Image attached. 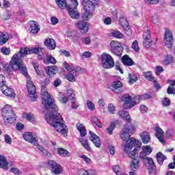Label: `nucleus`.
<instances>
[{"instance_id": "obj_1", "label": "nucleus", "mask_w": 175, "mask_h": 175, "mask_svg": "<svg viewBox=\"0 0 175 175\" xmlns=\"http://www.w3.org/2000/svg\"><path fill=\"white\" fill-rule=\"evenodd\" d=\"M50 84V78H46L41 83V96L42 98V105L45 110L49 111V113L45 114L44 118L46 121L53 126L54 129L61 133L64 136L68 135V126L64 123V120L61 117L58 111V107L54 103V99L47 92L46 87Z\"/></svg>"}, {"instance_id": "obj_2", "label": "nucleus", "mask_w": 175, "mask_h": 175, "mask_svg": "<svg viewBox=\"0 0 175 175\" xmlns=\"http://www.w3.org/2000/svg\"><path fill=\"white\" fill-rule=\"evenodd\" d=\"M42 50L39 48H33L29 49L28 48H21L18 53H15L12 59L10 61V64H5L4 68L7 72H12V70H20L22 75H24L27 79V88L30 100L35 102L38 98L36 94V87L33 85V82L31 80V77L28 76V71L27 67L23 63V58L28 55V54H40Z\"/></svg>"}, {"instance_id": "obj_3", "label": "nucleus", "mask_w": 175, "mask_h": 175, "mask_svg": "<svg viewBox=\"0 0 175 175\" xmlns=\"http://www.w3.org/2000/svg\"><path fill=\"white\" fill-rule=\"evenodd\" d=\"M3 117L5 124H13L16 120V114L13 111V108L9 105H6L2 109Z\"/></svg>"}, {"instance_id": "obj_4", "label": "nucleus", "mask_w": 175, "mask_h": 175, "mask_svg": "<svg viewBox=\"0 0 175 175\" xmlns=\"http://www.w3.org/2000/svg\"><path fill=\"white\" fill-rule=\"evenodd\" d=\"M100 59L104 69L114 68V59L109 54L103 53L100 56Z\"/></svg>"}, {"instance_id": "obj_5", "label": "nucleus", "mask_w": 175, "mask_h": 175, "mask_svg": "<svg viewBox=\"0 0 175 175\" xmlns=\"http://www.w3.org/2000/svg\"><path fill=\"white\" fill-rule=\"evenodd\" d=\"M134 132L135 128H133V126L131 125L128 126V124H126L120 133V139L124 142H128L131 137V133H133Z\"/></svg>"}, {"instance_id": "obj_6", "label": "nucleus", "mask_w": 175, "mask_h": 175, "mask_svg": "<svg viewBox=\"0 0 175 175\" xmlns=\"http://www.w3.org/2000/svg\"><path fill=\"white\" fill-rule=\"evenodd\" d=\"M133 146L135 147V148H140V147H142V142L134 138H131L129 142H127L124 146V152L131 151V150L133 148Z\"/></svg>"}, {"instance_id": "obj_7", "label": "nucleus", "mask_w": 175, "mask_h": 175, "mask_svg": "<svg viewBox=\"0 0 175 175\" xmlns=\"http://www.w3.org/2000/svg\"><path fill=\"white\" fill-rule=\"evenodd\" d=\"M163 43L167 49H172L173 47V34L168 29H166L165 31Z\"/></svg>"}, {"instance_id": "obj_8", "label": "nucleus", "mask_w": 175, "mask_h": 175, "mask_svg": "<svg viewBox=\"0 0 175 175\" xmlns=\"http://www.w3.org/2000/svg\"><path fill=\"white\" fill-rule=\"evenodd\" d=\"M122 100L124 102L123 108L128 109H132L135 107V103H133V98L129 94H124L122 96Z\"/></svg>"}, {"instance_id": "obj_9", "label": "nucleus", "mask_w": 175, "mask_h": 175, "mask_svg": "<svg viewBox=\"0 0 175 175\" xmlns=\"http://www.w3.org/2000/svg\"><path fill=\"white\" fill-rule=\"evenodd\" d=\"M48 164L51 167V172L54 174H61L64 172L62 166L53 160H49Z\"/></svg>"}, {"instance_id": "obj_10", "label": "nucleus", "mask_w": 175, "mask_h": 175, "mask_svg": "<svg viewBox=\"0 0 175 175\" xmlns=\"http://www.w3.org/2000/svg\"><path fill=\"white\" fill-rule=\"evenodd\" d=\"M23 139L28 143L32 144L33 146H38V137L33 133L27 132L23 134Z\"/></svg>"}, {"instance_id": "obj_11", "label": "nucleus", "mask_w": 175, "mask_h": 175, "mask_svg": "<svg viewBox=\"0 0 175 175\" xmlns=\"http://www.w3.org/2000/svg\"><path fill=\"white\" fill-rule=\"evenodd\" d=\"M77 28H79V31L82 33H87L88 29H90V24L84 21H79L75 23Z\"/></svg>"}, {"instance_id": "obj_12", "label": "nucleus", "mask_w": 175, "mask_h": 175, "mask_svg": "<svg viewBox=\"0 0 175 175\" xmlns=\"http://www.w3.org/2000/svg\"><path fill=\"white\" fill-rule=\"evenodd\" d=\"M120 24L126 31V35L129 36L132 35V31L129 28V23H128V21L124 16H120Z\"/></svg>"}, {"instance_id": "obj_13", "label": "nucleus", "mask_w": 175, "mask_h": 175, "mask_svg": "<svg viewBox=\"0 0 175 175\" xmlns=\"http://www.w3.org/2000/svg\"><path fill=\"white\" fill-rule=\"evenodd\" d=\"M0 90L2 93L5 95V96H9L10 98H16V94L14 93V90L8 87L6 85L0 88Z\"/></svg>"}, {"instance_id": "obj_14", "label": "nucleus", "mask_w": 175, "mask_h": 175, "mask_svg": "<svg viewBox=\"0 0 175 175\" xmlns=\"http://www.w3.org/2000/svg\"><path fill=\"white\" fill-rule=\"evenodd\" d=\"M75 7L74 8H68V13L71 18H75L76 20L79 19L80 17V15L79 14V12H77V5L79 3H77V0H75Z\"/></svg>"}, {"instance_id": "obj_15", "label": "nucleus", "mask_w": 175, "mask_h": 175, "mask_svg": "<svg viewBox=\"0 0 175 175\" xmlns=\"http://www.w3.org/2000/svg\"><path fill=\"white\" fill-rule=\"evenodd\" d=\"M144 43L143 45L146 49H148L151 46V43H152V40H151V34L150 33V30L147 29L144 34Z\"/></svg>"}, {"instance_id": "obj_16", "label": "nucleus", "mask_w": 175, "mask_h": 175, "mask_svg": "<svg viewBox=\"0 0 175 175\" xmlns=\"http://www.w3.org/2000/svg\"><path fill=\"white\" fill-rule=\"evenodd\" d=\"M90 140L92 142L95 147H97V148H100V146H102V141L100 140V138H99V137H98L94 133H91V131H90Z\"/></svg>"}, {"instance_id": "obj_17", "label": "nucleus", "mask_w": 175, "mask_h": 175, "mask_svg": "<svg viewBox=\"0 0 175 175\" xmlns=\"http://www.w3.org/2000/svg\"><path fill=\"white\" fill-rule=\"evenodd\" d=\"M31 33H38L40 31V25L35 21H31L29 23Z\"/></svg>"}, {"instance_id": "obj_18", "label": "nucleus", "mask_w": 175, "mask_h": 175, "mask_svg": "<svg viewBox=\"0 0 175 175\" xmlns=\"http://www.w3.org/2000/svg\"><path fill=\"white\" fill-rule=\"evenodd\" d=\"M154 131L156 132V137H157V139L160 142L162 143V144H165V139H163V130H162V129H161L159 126H156Z\"/></svg>"}, {"instance_id": "obj_19", "label": "nucleus", "mask_w": 175, "mask_h": 175, "mask_svg": "<svg viewBox=\"0 0 175 175\" xmlns=\"http://www.w3.org/2000/svg\"><path fill=\"white\" fill-rule=\"evenodd\" d=\"M82 4L85 8V10H88L90 12L95 10V5L94 4V2L90 0H83Z\"/></svg>"}, {"instance_id": "obj_20", "label": "nucleus", "mask_w": 175, "mask_h": 175, "mask_svg": "<svg viewBox=\"0 0 175 175\" xmlns=\"http://www.w3.org/2000/svg\"><path fill=\"white\" fill-rule=\"evenodd\" d=\"M139 163H140V160L138 158L133 159L130 163L131 170L137 172L139 170Z\"/></svg>"}, {"instance_id": "obj_21", "label": "nucleus", "mask_w": 175, "mask_h": 175, "mask_svg": "<svg viewBox=\"0 0 175 175\" xmlns=\"http://www.w3.org/2000/svg\"><path fill=\"white\" fill-rule=\"evenodd\" d=\"M122 62L126 66H133V65H135V62H133L132 59L128 56V55H125L122 57Z\"/></svg>"}, {"instance_id": "obj_22", "label": "nucleus", "mask_w": 175, "mask_h": 175, "mask_svg": "<svg viewBox=\"0 0 175 175\" xmlns=\"http://www.w3.org/2000/svg\"><path fill=\"white\" fill-rule=\"evenodd\" d=\"M45 46L49 49V50H54L57 47V44H55V40L51 38H46L44 42Z\"/></svg>"}, {"instance_id": "obj_23", "label": "nucleus", "mask_w": 175, "mask_h": 175, "mask_svg": "<svg viewBox=\"0 0 175 175\" xmlns=\"http://www.w3.org/2000/svg\"><path fill=\"white\" fill-rule=\"evenodd\" d=\"M118 115L122 120H125L127 122H131L132 120L131 119V116H129V113L126 111L120 110L118 112Z\"/></svg>"}, {"instance_id": "obj_24", "label": "nucleus", "mask_w": 175, "mask_h": 175, "mask_svg": "<svg viewBox=\"0 0 175 175\" xmlns=\"http://www.w3.org/2000/svg\"><path fill=\"white\" fill-rule=\"evenodd\" d=\"M113 90L116 92V94H118L121 92V87H122V83L120 81H114L111 85Z\"/></svg>"}, {"instance_id": "obj_25", "label": "nucleus", "mask_w": 175, "mask_h": 175, "mask_svg": "<svg viewBox=\"0 0 175 175\" xmlns=\"http://www.w3.org/2000/svg\"><path fill=\"white\" fill-rule=\"evenodd\" d=\"M57 70H58V68H57L55 66L46 68V72L51 77L57 73Z\"/></svg>"}, {"instance_id": "obj_26", "label": "nucleus", "mask_w": 175, "mask_h": 175, "mask_svg": "<svg viewBox=\"0 0 175 175\" xmlns=\"http://www.w3.org/2000/svg\"><path fill=\"white\" fill-rule=\"evenodd\" d=\"M142 140L144 144H147V143H150L151 140V137L150 136V133L146 131H144L142 134Z\"/></svg>"}, {"instance_id": "obj_27", "label": "nucleus", "mask_w": 175, "mask_h": 175, "mask_svg": "<svg viewBox=\"0 0 175 175\" xmlns=\"http://www.w3.org/2000/svg\"><path fill=\"white\" fill-rule=\"evenodd\" d=\"M79 142L81 143V146L87 150V151H91V147L90 146V144H88V139L85 138H79Z\"/></svg>"}, {"instance_id": "obj_28", "label": "nucleus", "mask_w": 175, "mask_h": 175, "mask_svg": "<svg viewBox=\"0 0 175 175\" xmlns=\"http://www.w3.org/2000/svg\"><path fill=\"white\" fill-rule=\"evenodd\" d=\"M77 129H78L79 132L81 137H84L87 135V130H85V127L80 123L77 124Z\"/></svg>"}, {"instance_id": "obj_29", "label": "nucleus", "mask_w": 175, "mask_h": 175, "mask_svg": "<svg viewBox=\"0 0 175 175\" xmlns=\"http://www.w3.org/2000/svg\"><path fill=\"white\" fill-rule=\"evenodd\" d=\"M8 165L9 163H8L6 157L3 155H0V167H2V169H8Z\"/></svg>"}, {"instance_id": "obj_30", "label": "nucleus", "mask_w": 175, "mask_h": 175, "mask_svg": "<svg viewBox=\"0 0 175 175\" xmlns=\"http://www.w3.org/2000/svg\"><path fill=\"white\" fill-rule=\"evenodd\" d=\"M8 40H9V34H8V33H0V46H2L7 43Z\"/></svg>"}, {"instance_id": "obj_31", "label": "nucleus", "mask_w": 175, "mask_h": 175, "mask_svg": "<svg viewBox=\"0 0 175 175\" xmlns=\"http://www.w3.org/2000/svg\"><path fill=\"white\" fill-rule=\"evenodd\" d=\"M156 157H157L158 163H159V165H163V161L166 159V156L163 155L162 152H159L158 153H157Z\"/></svg>"}, {"instance_id": "obj_32", "label": "nucleus", "mask_w": 175, "mask_h": 175, "mask_svg": "<svg viewBox=\"0 0 175 175\" xmlns=\"http://www.w3.org/2000/svg\"><path fill=\"white\" fill-rule=\"evenodd\" d=\"M57 152L59 155H61V157H70V153L68 150H66V149H64L62 148H58Z\"/></svg>"}, {"instance_id": "obj_33", "label": "nucleus", "mask_w": 175, "mask_h": 175, "mask_svg": "<svg viewBox=\"0 0 175 175\" xmlns=\"http://www.w3.org/2000/svg\"><path fill=\"white\" fill-rule=\"evenodd\" d=\"M144 76L146 80H148L149 81H152V83H155V81H157V79L154 76H152V73L150 71L144 72Z\"/></svg>"}, {"instance_id": "obj_34", "label": "nucleus", "mask_w": 175, "mask_h": 175, "mask_svg": "<svg viewBox=\"0 0 175 175\" xmlns=\"http://www.w3.org/2000/svg\"><path fill=\"white\" fill-rule=\"evenodd\" d=\"M136 81H137V76L134 73L129 74V83L130 85H132V84H134Z\"/></svg>"}, {"instance_id": "obj_35", "label": "nucleus", "mask_w": 175, "mask_h": 175, "mask_svg": "<svg viewBox=\"0 0 175 175\" xmlns=\"http://www.w3.org/2000/svg\"><path fill=\"white\" fill-rule=\"evenodd\" d=\"M77 75V70H75V71L72 72H70L69 75H66V79L67 80H68V81L75 82L76 81V79L75 77H76Z\"/></svg>"}, {"instance_id": "obj_36", "label": "nucleus", "mask_w": 175, "mask_h": 175, "mask_svg": "<svg viewBox=\"0 0 175 175\" xmlns=\"http://www.w3.org/2000/svg\"><path fill=\"white\" fill-rule=\"evenodd\" d=\"M55 2L58 8L62 9V10L66 8V0H55Z\"/></svg>"}, {"instance_id": "obj_37", "label": "nucleus", "mask_w": 175, "mask_h": 175, "mask_svg": "<svg viewBox=\"0 0 175 175\" xmlns=\"http://www.w3.org/2000/svg\"><path fill=\"white\" fill-rule=\"evenodd\" d=\"M110 46H111V50H112L113 51H116V49H118L121 46V43H120L118 41H111L110 42Z\"/></svg>"}, {"instance_id": "obj_38", "label": "nucleus", "mask_w": 175, "mask_h": 175, "mask_svg": "<svg viewBox=\"0 0 175 175\" xmlns=\"http://www.w3.org/2000/svg\"><path fill=\"white\" fill-rule=\"evenodd\" d=\"M90 17H92V11L85 10V12L82 14V18L85 21H88Z\"/></svg>"}, {"instance_id": "obj_39", "label": "nucleus", "mask_w": 175, "mask_h": 175, "mask_svg": "<svg viewBox=\"0 0 175 175\" xmlns=\"http://www.w3.org/2000/svg\"><path fill=\"white\" fill-rule=\"evenodd\" d=\"M111 35L114 38H117L118 39H122L124 38V34L120 32V31L118 30H113L111 31Z\"/></svg>"}, {"instance_id": "obj_40", "label": "nucleus", "mask_w": 175, "mask_h": 175, "mask_svg": "<svg viewBox=\"0 0 175 175\" xmlns=\"http://www.w3.org/2000/svg\"><path fill=\"white\" fill-rule=\"evenodd\" d=\"M37 148L40 151H41V152H42V154H44V155H45V157H51V153L47 151V150L44 149L43 146L38 145Z\"/></svg>"}, {"instance_id": "obj_41", "label": "nucleus", "mask_w": 175, "mask_h": 175, "mask_svg": "<svg viewBox=\"0 0 175 175\" xmlns=\"http://www.w3.org/2000/svg\"><path fill=\"white\" fill-rule=\"evenodd\" d=\"M173 62V57L172 55H167L164 60H163V64L164 65H170Z\"/></svg>"}, {"instance_id": "obj_42", "label": "nucleus", "mask_w": 175, "mask_h": 175, "mask_svg": "<svg viewBox=\"0 0 175 175\" xmlns=\"http://www.w3.org/2000/svg\"><path fill=\"white\" fill-rule=\"evenodd\" d=\"M111 52H112L113 54L117 55L118 57H121L122 54V46L115 49V51H113V49H111Z\"/></svg>"}, {"instance_id": "obj_43", "label": "nucleus", "mask_w": 175, "mask_h": 175, "mask_svg": "<svg viewBox=\"0 0 175 175\" xmlns=\"http://www.w3.org/2000/svg\"><path fill=\"white\" fill-rule=\"evenodd\" d=\"M45 64H52V65H55V64H57V60H55V58L53 56L48 55L46 57V62H45Z\"/></svg>"}, {"instance_id": "obj_44", "label": "nucleus", "mask_w": 175, "mask_h": 175, "mask_svg": "<svg viewBox=\"0 0 175 175\" xmlns=\"http://www.w3.org/2000/svg\"><path fill=\"white\" fill-rule=\"evenodd\" d=\"M126 154H128L129 158L133 159L134 158H136V155H137L138 152L137 149H134L132 151L129 150L128 152H126Z\"/></svg>"}, {"instance_id": "obj_45", "label": "nucleus", "mask_w": 175, "mask_h": 175, "mask_svg": "<svg viewBox=\"0 0 175 175\" xmlns=\"http://www.w3.org/2000/svg\"><path fill=\"white\" fill-rule=\"evenodd\" d=\"M93 173H94V170H81L79 172V175H92Z\"/></svg>"}, {"instance_id": "obj_46", "label": "nucleus", "mask_w": 175, "mask_h": 175, "mask_svg": "<svg viewBox=\"0 0 175 175\" xmlns=\"http://www.w3.org/2000/svg\"><path fill=\"white\" fill-rule=\"evenodd\" d=\"M146 161H148V163L149 166H150L151 169L152 170H155L156 169L155 163L154 162V160L152 159V158L149 157L148 159H147Z\"/></svg>"}, {"instance_id": "obj_47", "label": "nucleus", "mask_w": 175, "mask_h": 175, "mask_svg": "<svg viewBox=\"0 0 175 175\" xmlns=\"http://www.w3.org/2000/svg\"><path fill=\"white\" fill-rule=\"evenodd\" d=\"M65 69H66L70 73L76 71V69L73 66L69 65V64L64 62V64Z\"/></svg>"}, {"instance_id": "obj_48", "label": "nucleus", "mask_w": 175, "mask_h": 175, "mask_svg": "<svg viewBox=\"0 0 175 175\" xmlns=\"http://www.w3.org/2000/svg\"><path fill=\"white\" fill-rule=\"evenodd\" d=\"M142 150L147 153L148 155H150L152 152V148H151L150 146H142Z\"/></svg>"}, {"instance_id": "obj_49", "label": "nucleus", "mask_w": 175, "mask_h": 175, "mask_svg": "<svg viewBox=\"0 0 175 175\" xmlns=\"http://www.w3.org/2000/svg\"><path fill=\"white\" fill-rule=\"evenodd\" d=\"M116 128V124L111 123L110 126L107 129V132L109 135H113V131Z\"/></svg>"}, {"instance_id": "obj_50", "label": "nucleus", "mask_w": 175, "mask_h": 175, "mask_svg": "<svg viewBox=\"0 0 175 175\" xmlns=\"http://www.w3.org/2000/svg\"><path fill=\"white\" fill-rule=\"evenodd\" d=\"M108 111L110 114H114L116 113V106L112 103L108 105Z\"/></svg>"}, {"instance_id": "obj_51", "label": "nucleus", "mask_w": 175, "mask_h": 175, "mask_svg": "<svg viewBox=\"0 0 175 175\" xmlns=\"http://www.w3.org/2000/svg\"><path fill=\"white\" fill-rule=\"evenodd\" d=\"M132 49H133L136 53H139L140 49L139 48V42L137 40H135L132 44Z\"/></svg>"}, {"instance_id": "obj_52", "label": "nucleus", "mask_w": 175, "mask_h": 175, "mask_svg": "<svg viewBox=\"0 0 175 175\" xmlns=\"http://www.w3.org/2000/svg\"><path fill=\"white\" fill-rule=\"evenodd\" d=\"M87 106H88V109H89L90 111H94V110H95V105L92 101L88 100Z\"/></svg>"}, {"instance_id": "obj_53", "label": "nucleus", "mask_w": 175, "mask_h": 175, "mask_svg": "<svg viewBox=\"0 0 175 175\" xmlns=\"http://www.w3.org/2000/svg\"><path fill=\"white\" fill-rule=\"evenodd\" d=\"M67 95L68 98H70L71 100L75 99V92H73V89L67 90Z\"/></svg>"}, {"instance_id": "obj_54", "label": "nucleus", "mask_w": 175, "mask_h": 175, "mask_svg": "<svg viewBox=\"0 0 175 175\" xmlns=\"http://www.w3.org/2000/svg\"><path fill=\"white\" fill-rule=\"evenodd\" d=\"M141 99H142V96L140 95L135 96L133 99V103H134V106L135 105H138V103H140Z\"/></svg>"}, {"instance_id": "obj_55", "label": "nucleus", "mask_w": 175, "mask_h": 175, "mask_svg": "<svg viewBox=\"0 0 175 175\" xmlns=\"http://www.w3.org/2000/svg\"><path fill=\"white\" fill-rule=\"evenodd\" d=\"M1 51L4 55H9L10 54V48L2 47Z\"/></svg>"}, {"instance_id": "obj_56", "label": "nucleus", "mask_w": 175, "mask_h": 175, "mask_svg": "<svg viewBox=\"0 0 175 175\" xmlns=\"http://www.w3.org/2000/svg\"><path fill=\"white\" fill-rule=\"evenodd\" d=\"M113 170L116 173V175L120 174V173H121L122 172V170L118 165L113 166Z\"/></svg>"}, {"instance_id": "obj_57", "label": "nucleus", "mask_w": 175, "mask_h": 175, "mask_svg": "<svg viewBox=\"0 0 175 175\" xmlns=\"http://www.w3.org/2000/svg\"><path fill=\"white\" fill-rule=\"evenodd\" d=\"M5 83H6L5 77L3 75H0V88H2L3 85H6Z\"/></svg>"}, {"instance_id": "obj_58", "label": "nucleus", "mask_w": 175, "mask_h": 175, "mask_svg": "<svg viewBox=\"0 0 175 175\" xmlns=\"http://www.w3.org/2000/svg\"><path fill=\"white\" fill-rule=\"evenodd\" d=\"M147 155H148L147 153H146V152L144 150H142L140 153H139V157L140 158H142V159H144V161H147V159H148L149 157H147Z\"/></svg>"}, {"instance_id": "obj_59", "label": "nucleus", "mask_w": 175, "mask_h": 175, "mask_svg": "<svg viewBox=\"0 0 175 175\" xmlns=\"http://www.w3.org/2000/svg\"><path fill=\"white\" fill-rule=\"evenodd\" d=\"M26 118L27 120H28V121H29L30 122H35V116L31 114V113H28L26 116Z\"/></svg>"}, {"instance_id": "obj_60", "label": "nucleus", "mask_w": 175, "mask_h": 175, "mask_svg": "<svg viewBox=\"0 0 175 175\" xmlns=\"http://www.w3.org/2000/svg\"><path fill=\"white\" fill-rule=\"evenodd\" d=\"M71 108L72 109H77V107H79V103H77V101H76L75 100V98H73L72 100H71Z\"/></svg>"}, {"instance_id": "obj_61", "label": "nucleus", "mask_w": 175, "mask_h": 175, "mask_svg": "<svg viewBox=\"0 0 175 175\" xmlns=\"http://www.w3.org/2000/svg\"><path fill=\"white\" fill-rule=\"evenodd\" d=\"M167 94L169 95L175 94V88L174 87L169 86L168 88L167 89Z\"/></svg>"}, {"instance_id": "obj_62", "label": "nucleus", "mask_w": 175, "mask_h": 175, "mask_svg": "<svg viewBox=\"0 0 175 175\" xmlns=\"http://www.w3.org/2000/svg\"><path fill=\"white\" fill-rule=\"evenodd\" d=\"M81 39V37L80 36V34L77 33L72 36L73 42H80Z\"/></svg>"}, {"instance_id": "obj_63", "label": "nucleus", "mask_w": 175, "mask_h": 175, "mask_svg": "<svg viewBox=\"0 0 175 175\" xmlns=\"http://www.w3.org/2000/svg\"><path fill=\"white\" fill-rule=\"evenodd\" d=\"M92 54L90 51L83 52L81 55L82 58H91Z\"/></svg>"}, {"instance_id": "obj_64", "label": "nucleus", "mask_w": 175, "mask_h": 175, "mask_svg": "<svg viewBox=\"0 0 175 175\" xmlns=\"http://www.w3.org/2000/svg\"><path fill=\"white\" fill-rule=\"evenodd\" d=\"M81 159L85 162V163H91V159L88 158L86 155L81 156Z\"/></svg>"}]
</instances>
